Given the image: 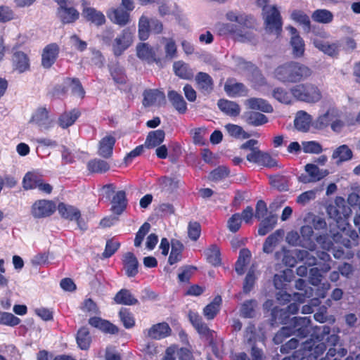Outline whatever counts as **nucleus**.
<instances>
[{"label": "nucleus", "mask_w": 360, "mask_h": 360, "mask_svg": "<svg viewBox=\"0 0 360 360\" xmlns=\"http://www.w3.org/2000/svg\"><path fill=\"white\" fill-rule=\"evenodd\" d=\"M274 75L282 83H299L308 79L312 75V70L304 64L290 61L278 65Z\"/></svg>", "instance_id": "obj_1"}, {"label": "nucleus", "mask_w": 360, "mask_h": 360, "mask_svg": "<svg viewBox=\"0 0 360 360\" xmlns=\"http://www.w3.org/2000/svg\"><path fill=\"white\" fill-rule=\"evenodd\" d=\"M255 1L262 8L266 32L274 34L276 37H278L282 29L281 18L278 10L274 6H267L268 0H255Z\"/></svg>", "instance_id": "obj_2"}, {"label": "nucleus", "mask_w": 360, "mask_h": 360, "mask_svg": "<svg viewBox=\"0 0 360 360\" xmlns=\"http://www.w3.org/2000/svg\"><path fill=\"white\" fill-rule=\"evenodd\" d=\"M292 93L295 100L309 104H314L322 98V92L320 88L310 82L299 84L292 86Z\"/></svg>", "instance_id": "obj_3"}, {"label": "nucleus", "mask_w": 360, "mask_h": 360, "mask_svg": "<svg viewBox=\"0 0 360 360\" xmlns=\"http://www.w3.org/2000/svg\"><path fill=\"white\" fill-rule=\"evenodd\" d=\"M294 254L297 259L304 262L305 264L308 266L319 265L321 271L323 273L328 272L331 269V258L326 252H317V257L320 262H318L317 258L307 250H297Z\"/></svg>", "instance_id": "obj_4"}, {"label": "nucleus", "mask_w": 360, "mask_h": 360, "mask_svg": "<svg viewBox=\"0 0 360 360\" xmlns=\"http://www.w3.org/2000/svg\"><path fill=\"white\" fill-rule=\"evenodd\" d=\"M327 37L328 34L325 31L313 30V35L311 36L310 40L314 46L320 51L328 56L336 58L340 53L341 44L339 41L329 43L325 42L322 40V39H326Z\"/></svg>", "instance_id": "obj_5"}, {"label": "nucleus", "mask_w": 360, "mask_h": 360, "mask_svg": "<svg viewBox=\"0 0 360 360\" xmlns=\"http://www.w3.org/2000/svg\"><path fill=\"white\" fill-rule=\"evenodd\" d=\"M350 213V208L345 204L342 198L337 199L335 205L328 207V215L336 221L340 230L345 231L346 226H349L347 218Z\"/></svg>", "instance_id": "obj_6"}, {"label": "nucleus", "mask_w": 360, "mask_h": 360, "mask_svg": "<svg viewBox=\"0 0 360 360\" xmlns=\"http://www.w3.org/2000/svg\"><path fill=\"white\" fill-rule=\"evenodd\" d=\"M134 42V32L129 28H124L117 35L112 43V48L115 56H120Z\"/></svg>", "instance_id": "obj_7"}, {"label": "nucleus", "mask_w": 360, "mask_h": 360, "mask_svg": "<svg viewBox=\"0 0 360 360\" xmlns=\"http://www.w3.org/2000/svg\"><path fill=\"white\" fill-rule=\"evenodd\" d=\"M58 211L60 216L69 221H75L79 229L85 230L86 226L81 219L80 211L75 207L60 202L58 205Z\"/></svg>", "instance_id": "obj_8"}, {"label": "nucleus", "mask_w": 360, "mask_h": 360, "mask_svg": "<svg viewBox=\"0 0 360 360\" xmlns=\"http://www.w3.org/2000/svg\"><path fill=\"white\" fill-rule=\"evenodd\" d=\"M195 330L202 335L207 338L210 340V345L214 354L218 356L220 354L221 348L222 347V340L221 338H217L214 331L211 330L202 321L198 326Z\"/></svg>", "instance_id": "obj_9"}, {"label": "nucleus", "mask_w": 360, "mask_h": 360, "mask_svg": "<svg viewBox=\"0 0 360 360\" xmlns=\"http://www.w3.org/2000/svg\"><path fill=\"white\" fill-rule=\"evenodd\" d=\"M56 210L55 204L47 200H37L32 206L31 213L34 218H44L51 216Z\"/></svg>", "instance_id": "obj_10"}, {"label": "nucleus", "mask_w": 360, "mask_h": 360, "mask_svg": "<svg viewBox=\"0 0 360 360\" xmlns=\"http://www.w3.org/2000/svg\"><path fill=\"white\" fill-rule=\"evenodd\" d=\"M340 231L342 233L338 232L333 235V239L335 242L339 243L348 248L356 246L359 244V236L356 231L349 229V225L346 226L345 231Z\"/></svg>", "instance_id": "obj_11"}, {"label": "nucleus", "mask_w": 360, "mask_h": 360, "mask_svg": "<svg viewBox=\"0 0 360 360\" xmlns=\"http://www.w3.org/2000/svg\"><path fill=\"white\" fill-rule=\"evenodd\" d=\"M107 16L112 22L120 26H125L131 21L130 13L121 7L110 8Z\"/></svg>", "instance_id": "obj_12"}, {"label": "nucleus", "mask_w": 360, "mask_h": 360, "mask_svg": "<svg viewBox=\"0 0 360 360\" xmlns=\"http://www.w3.org/2000/svg\"><path fill=\"white\" fill-rule=\"evenodd\" d=\"M30 122L36 124L40 130H47L51 127V120L46 108L40 107L32 114Z\"/></svg>", "instance_id": "obj_13"}, {"label": "nucleus", "mask_w": 360, "mask_h": 360, "mask_svg": "<svg viewBox=\"0 0 360 360\" xmlns=\"http://www.w3.org/2000/svg\"><path fill=\"white\" fill-rule=\"evenodd\" d=\"M291 38L290 45L292 46V54L295 58H300L304 56L305 51V44L302 38L298 34L297 30L293 27H288Z\"/></svg>", "instance_id": "obj_14"}, {"label": "nucleus", "mask_w": 360, "mask_h": 360, "mask_svg": "<svg viewBox=\"0 0 360 360\" xmlns=\"http://www.w3.org/2000/svg\"><path fill=\"white\" fill-rule=\"evenodd\" d=\"M294 335L306 337L311 332V320L307 317H294L292 320Z\"/></svg>", "instance_id": "obj_15"}, {"label": "nucleus", "mask_w": 360, "mask_h": 360, "mask_svg": "<svg viewBox=\"0 0 360 360\" xmlns=\"http://www.w3.org/2000/svg\"><path fill=\"white\" fill-rule=\"evenodd\" d=\"M165 96L163 92L157 89L146 90L143 93V104L145 106L161 105L165 103Z\"/></svg>", "instance_id": "obj_16"}, {"label": "nucleus", "mask_w": 360, "mask_h": 360, "mask_svg": "<svg viewBox=\"0 0 360 360\" xmlns=\"http://www.w3.org/2000/svg\"><path fill=\"white\" fill-rule=\"evenodd\" d=\"M59 49L56 44L46 46L42 53L41 65L45 68H49L56 61Z\"/></svg>", "instance_id": "obj_17"}, {"label": "nucleus", "mask_w": 360, "mask_h": 360, "mask_svg": "<svg viewBox=\"0 0 360 360\" xmlns=\"http://www.w3.org/2000/svg\"><path fill=\"white\" fill-rule=\"evenodd\" d=\"M13 66L15 70L22 73L30 68V59L22 51H16L12 56Z\"/></svg>", "instance_id": "obj_18"}, {"label": "nucleus", "mask_w": 360, "mask_h": 360, "mask_svg": "<svg viewBox=\"0 0 360 360\" xmlns=\"http://www.w3.org/2000/svg\"><path fill=\"white\" fill-rule=\"evenodd\" d=\"M170 332L171 329L167 323H160L150 328L146 335L152 339L160 340L168 336Z\"/></svg>", "instance_id": "obj_19"}, {"label": "nucleus", "mask_w": 360, "mask_h": 360, "mask_svg": "<svg viewBox=\"0 0 360 360\" xmlns=\"http://www.w3.org/2000/svg\"><path fill=\"white\" fill-rule=\"evenodd\" d=\"M122 262L126 274L129 277L136 276L138 273L139 262L136 256L130 252L123 255Z\"/></svg>", "instance_id": "obj_20"}, {"label": "nucleus", "mask_w": 360, "mask_h": 360, "mask_svg": "<svg viewBox=\"0 0 360 360\" xmlns=\"http://www.w3.org/2000/svg\"><path fill=\"white\" fill-rule=\"evenodd\" d=\"M291 18L302 26L304 32L309 33L313 30L317 31L314 26L311 25L309 17L303 11L295 10L291 13Z\"/></svg>", "instance_id": "obj_21"}, {"label": "nucleus", "mask_w": 360, "mask_h": 360, "mask_svg": "<svg viewBox=\"0 0 360 360\" xmlns=\"http://www.w3.org/2000/svg\"><path fill=\"white\" fill-rule=\"evenodd\" d=\"M312 122L311 116L304 110H300L296 113L294 124L297 129L302 131H307Z\"/></svg>", "instance_id": "obj_22"}, {"label": "nucleus", "mask_w": 360, "mask_h": 360, "mask_svg": "<svg viewBox=\"0 0 360 360\" xmlns=\"http://www.w3.org/2000/svg\"><path fill=\"white\" fill-rule=\"evenodd\" d=\"M89 323L91 326L98 328L105 333L115 334L118 332V328L115 325L100 317L94 316L90 318Z\"/></svg>", "instance_id": "obj_23"}, {"label": "nucleus", "mask_w": 360, "mask_h": 360, "mask_svg": "<svg viewBox=\"0 0 360 360\" xmlns=\"http://www.w3.org/2000/svg\"><path fill=\"white\" fill-rule=\"evenodd\" d=\"M295 288L300 290L293 294V300L300 302H303L306 297H310L313 295V289L307 286V283L303 279H298L295 282Z\"/></svg>", "instance_id": "obj_24"}, {"label": "nucleus", "mask_w": 360, "mask_h": 360, "mask_svg": "<svg viewBox=\"0 0 360 360\" xmlns=\"http://www.w3.org/2000/svg\"><path fill=\"white\" fill-rule=\"evenodd\" d=\"M115 138L112 135H106L99 142L98 154L105 158L111 156Z\"/></svg>", "instance_id": "obj_25"}, {"label": "nucleus", "mask_w": 360, "mask_h": 360, "mask_svg": "<svg viewBox=\"0 0 360 360\" xmlns=\"http://www.w3.org/2000/svg\"><path fill=\"white\" fill-rule=\"evenodd\" d=\"M300 233L302 236L300 246L314 251L316 249V244L311 240L314 233L312 227L309 225L302 226Z\"/></svg>", "instance_id": "obj_26"}, {"label": "nucleus", "mask_w": 360, "mask_h": 360, "mask_svg": "<svg viewBox=\"0 0 360 360\" xmlns=\"http://www.w3.org/2000/svg\"><path fill=\"white\" fill-rule=\"evenodd\" d=\"M83 15L88 20L96 25H101L105 22V17L103 13L92 7H84Z\"/></svg>", "instance_id": "obj_27"}, {"label": "nucleus", "mask_w": 360, "mask_h": 360, "mask_svg": "<svg viewBox=\"0 0 360 360\" xmlns=\"http://www.w3.org/2000/svg\"><path fill=\"white\" fill-rule=\"evenodd\" d=\"M81 115L78 109L63 112L58 119V124L63 129L72 126Z\"/></svg>", "instance_id": "obj_28"}, {"label": "nucleus", "mask_w": 360, "mask_h": 360, "mask_svg": "<svg viewBox=\"0 0 360 360\" xmlns=\"http://www.w3.org/2000/svg\"><path fill=\"white\" fill-rule=\"evenodd\" d=\"M306 172L309 174L310 179L309 182H316L321 180L328 175L327 169H322L314 164H307L304 167Z\"/></svg>", "instance_id": "obj_29"}, {"label": "nucleus", "mask_w": 360, "mask_h": 360, "mask_svg": "<svg viewBox=\"0 0 360 360\" xmlns=\"http://www.w3.org/2000/svg\"><path fill=\"white\" fill-rule=\"evenodd\" d=\"M284 231L281 229L276 230L269 236L263 245V251L266 253H271L283 238Z\"/></svg>", "instance_id": "obj_30"}, {"label": "nucleus", "mask_w": 360, "mask_h": 360, "mask_svg": "<svg viewBox=\"0 0 360 360\" xmlns=\"http://www.w3.org/2000/svg\"><path fill=\"white\" fill-rule=\"evenodd\" d=\"M217 105L219 108L227 115L236 117L240 114V108L233 101L221 99L218 101Z\"/></svg>", "instance_id": "obj_31"}, {"label": "nucleus", "mask_w": 360, "mask_h": 360, "mask_svg": "<svg viewBox=\"0 0 360 360\" xmlns=\"http://www.w3.org/2000/svg\"><path fill=\"white\" fill-rule=\"evenodd\" d=\"M111 210L113 213L120 214L127 206L126 193L123 191L116 193L112 199Z\"/></svg>", "instance_id": "obj_32"}, {"label": "nucleus", "mask_w": 360, "mask_h": 360, "mask_svg": "<svg viewBox=\"0 0 360 360\" xmlns=\"http://www.w3.org/2000/svg\"><path fill=\"white\" fill-rule=\"evenodd\" d=\"M198 88L205 93H210L213 88V81L211 77L205 72H199L195 76Z\"/></svg>", "instance_id": "obj_33"}, {"label": "nucleus", "mask_w": 360, "mask_h": 360, "mask_svg": "<svg viewBox=\"0 0 360 360\" xmlns=\"http://www.w3.org/2000/svg\"><path fill=\"white\" fill-rule=\"evenodd\" d=\"M137 56L148 62H153L155 60V53L151 46L146 43H141L136 46Z\"/></svg>", "instance_id": "obj_34"}, {"label": "nucleus", "mask_w": 360, "mask_h": 360, "mask_svg": "<svg viewBox=\"0 0 360 360\" xmlns=\"http://www.w3.org/2000/svg\"><path fill=\"white\" fill-rule=\"evenodd\" d=\"M222 300L220 296H216L213 300L203 309V315L207 320L213 319L218 314Z\"/></svg>", "instance_id": "obj_35"}, {"label": "nucleus", "mask_w": 360, "mask_h": 360, "mask_svg": "<svg viewBox=\"0 0 360 360\" xmlns=\"http://www.w3.org/2000/svg\"><path fill=\"white\" fill-rule=\"evenodd\" d=\"M58 14L63 23H71L79 17V13L74 8L65 6L60 7Z\"/></svg>", "instance_id": "obj_36"}, {"label": "nucleus", "mask_w": 360, "mask_h": 360, "mask_svg": "<svg viewBox=\"0 0 360 360\" xmlns=\"http://www.w3.org/2000/svg\"><path fill=\"white\" fill-rule=\"evenodd\" d=\"M224 90L230 96H241L246 94V89L242 83L228 80L224 86Z\"/></svg>", "instance_id": "obj_37"}, {"label": "nucleus", "mask_w": 360, "mask_h": 360, "mask_svg": "<svg viewBox=\"0 0 360 360\" xmlns=\"http://www.w3.org/2000/svg\"><path fill=\"white\" fill-rule=\"evenodd\" d=\"M273 96L280 103L284 104H291L295 99L292 93V87L289 91L283 87H277L273 91Z\"/></svg>", "instance_id": "obj_38"}, {"label": "nucleus", "mask_w": 360, "mask_h": 360, "mask_svg": "<svg viewBox=\"0 0 360 360\" xmlns=\"http://www.w3.org/2000/svg\"><path fill=\"white\" fill-rule=\"evenodd\" d=\"M150 19L143 14L139 20L138 24V34L141 40H146L150 35Z\"/></svg>", "instance_id": "obj_39"}, {"label": "nucleus", "mask_w": 360, "mask_h": 360, "mask_svg": "<svg viewBox=\"0 0 360 360\" xmlns=\"http://www.w3.org/2000/svg\"><path fill=\"white\" fill-rule=\"evenodd\" d=\"M352 158V151L347 145H342L337 148L333 153L332 158L335 160L337 163L348 161Z\"/></svg>", "instance_id": "obj_40"}, {"label": "nucleus", "mask_w": 360, "mask_h": 360, "mask_svg": "<svg viewBox=\"0 0 360 360\" xmlns=\"http://www.w3.org/2000/svg\"><path fill=\"white\" fill-rule=\"evenodd\" d=\"M168 98L179 112L184 113L186 111V103L181 95L174 91H170L168 93Z\"/></svg>", "instance_id": "obj_41"}, {"label": "nucleus", "mask_w": 360, "mask_h": 360, "mask_svg": "<svg viewBox=\"0 0 360 360\" xmlns=\"http://www.w3.org/2000/svg\"><path fill=\"white\" fill-rule=\"evenodd\" d=\"M235 40L243 43L255 44L257 41V36L253 30H238L236 34Z\"/></svg>", "instance_id": "obj_42"}, {"label": "nucleus", "mask_w": 360, "mask_h": 360, "mask_svg": "<svg viewBox=\"0 0 360 360\" xmlns=\"http://www.w3.org/2000/svg\"><path fill=\"white\" fill-rule=\"evenodd\" d=\"M175 74L184 79H191L193 76V72L188 65L183 61H176L173 65Z\"/></svg>", "instance_id": "obj_43"}, {"label": "nucleus", "mask_w": 360, "mask_h": 360, "mask_svg": "<svg viewBox=\"0 0 360 360\" xmlns=\"http://www.w3.org/2000/svg\"><path fill=\"white\" fill-rule=\"evenodd\" d=\"M165 139V132L158 129L150 131L147 136L144 146L147 148H155L159 146Z\"/></svg>", "instance_id": "obj_44"}, {"label": "nucleus", "mask_w": 360, "mask_h": 360, "mask_svg": "<svg viewBox=\"0 0 360 360\" xmlns=\"http://www.w3.org/2000/svg\"><path fill=\"white\" fill-rule=\"evenodd\" d=\"M257 302L255 300L245 301L240 306V315L243 318H253L256 314Z\"/></svg>", "instance_id": "obj_45"}, {"label": "nucleus", "mask_w": 360, "mask_h": 360, "mask_svg": "<svg viewBox=\"0 0 360 360\" xmlns=\"http://www.w3.org/2000/svg\"><path fill=\"white\" fill-rule=\"evenodd\" d=\"M251 257V253L248 249H242L240 251L238 259L236 263V271L239 274L242 275L245 272V268L249 263Z\"/></svg>", "instance_id": "obj_46"}, {"label": "nucleus", "mask_w": 360, "mask_h": 360, "mask_svg": "<svg viewBox=\"0 0 360 360\" xmlns=\"http://www.w3.org/2000/svg\"><path fill=\"white\" fill-rule=\"evenodd\" d=\"M337 117H339L338 110L335 108H330L324 114L319 117L316 121L317 124L320 127H327Z\"/></svg>", "instance_id": "obj_47"}, {"label": "nucleus", "mask_w": 360, "mask_h": 360, "mask_svg": "<svg viewBox=\"0 0 360 360\" xmlns=\"http://www.w3.org/2000/svg\"><path fill=\"white\" fill-rule=\"evenodd\" d=\"M115 301L117 304L125 305H134L138 302V300L126 289H122L116 294Z\"/></svg>", "instance_id": "obj_48"}, {"label": "nucleus", "mask_w": 360, "mask_h": 360, "mask_svg": "<svg viewBox=\"0 0 360 360\" xmlns=\"http://www.w3.org/2000/svg\"><path fill=\"white\" fill-rule=\"evenodd\" d=\"M311 18L316 22L321 24H328L332 22L333 19V15L328 10L317 9L312 13Z\"/></svg>", "instance_id": "obj_49"}, {"label": "nucleus", "mask_w": 360, "mask_h": 360, "mask_svg": "<svg viewBox=\"0 0 360 360\" xmlns=\"http://www.w3.org/2000/svg\"><path fill=\"white\" fill-rule=\"evenodd\" d=\"M248 103L250 108L252 110H257L264 112H271L273 111L272 106L262 98H250L248 101Z\"/></svg>", "instance_id": "obj_50"}, {"label": "nucleus", "mask_w": 360, "mask_h": 360, "mask_svg": "<svg viewBox=\"0 0 360 360\" xmlns=\"http://www.w3.org/2000/svg\"><path fill=\"white\" fill-rule=\"evenodd\" d=\"M245 121L248 124L252 126H260L268 122L267 117L257 112H248L245 114Z\"/></svg>", "instance_id": "obj_51"}, {"label": "nucleus", "mask_w": 360, "mask_h": 360, "mask_svg": "<svg viewBox=\"0 0 360 360\" xmlns=\"http://www.w3.org/2000/svg\"><path fill=\"white\" fill-rule=\"evenodd\" d=\"M77 342L82 349H87L91 343V337L89 329L86 327L81 328L77 333Z\"/></svg>", "instance_id": "obj_52"}, {"label": "nucleus", "mask_w": 360, "mask_h": 360, "mask_svg": "<svg viewBox=\"0 0 360 360\" xmlns=\"http://www.w3.org/2000/svg\"><path fill=\"white\" fill-rule=\"evenodd\" d=\"M65 84L74 96L79 98L84 97L85 92L78 79L68 78L65 79Z\"/></svg>", "instance_id": "obj_53"}, {"label": "nucleus", "mask_w": 360, "mask_h": 360, "mask_svg": "<svg viewBox=\"0 0 360 360\" xmlns=\"http://www.w3.org/2000/svg\"><path fill=\"white\" fill-rule=\"evenodd\" d=\"M205 255L209 263L214 266H219L221 263L220 251L217 245H211L205 250Z\"/></svg>", "instance_id": "obj_54"}, {"label": "nucleus", "mask_w": 360, "mask_h": 360, "mask_svg": "<svg viewBox=\"0 0 360 360\" xmlns=\"http://www.w3.org/2000/svg\"><path fill=\"white\" fill-rule=\"evenodd\" d=\"M276 221L277 218L276 215L271 214L269 216L261 222L258 229V233L260 236L266 235L274 228Z\"/></svg>", "instance_id": "obj_55"}, {"label": "nucleus", "mask_w": 360, "mask_h": 360, "mask_svg": "<svg viewBox=\"0 0 360 360\" xmlns=\"http://www.w3.org/2000/svg\"><path fill=\"white\" fill-rule=\"evenodd\" d=\"M225 129L230 136L236 139H245L250 136L241 127L236 124H228L225 126Z\"/></svg>", "instance_id": "obj_56"}, {"label": "nucleus", "mask_w": 360, "mask_h": 360, "mask_svg": "<svg viewBox=\"0 0 360 360\" xmlns=\"http://www.w3.org/2000/svg\"><path fill=\"white\" fill-rule=\"evenodd\" d=\"M216 29L220 35H231L235 39L238 29L236 25L231 23L219 22L216 25Z\"/></svg>", "instance_id": "obj_57"}, {"label": "nucleus", "mask_w": 360, "mask_h": 360, "mask_svg": "<svg viewBox=\"0 0 360 360\" xmlns=\"http://www.w3.org/2000/svg\"><path fill=\"white\" fill-rule=\"evenodd\" d=\"M182 244L178 240L172 242V250L169 257V263L174 264L179 262L181 258Z\"/></svg>", "instance_id": "obj_58"}, {"label": "nucleus", "mask_w": 360, "mask_h": 360, "mask_svg": "<svg viewBox=\"0 0 360 360\" xmlns=\"http://www.w3.org/2000/svg\"><path fill=\"white\" fill-rule=\"evenodd\" d=\"M41 179L37 174L32 172H27L22 180V186L25 190L36 188Z\"/></svg>", "instance_id": "obj_59"}, {"label": "nucleus", "mask_w": 360, "mask_h": 360, "mask_svg": "<svg viewBox=\"0 0 360 360\" xmlns=\"http://www.w3.org/2000/svg\"><path fill=\"white\" fill-rule=\"evenodd\" d=\"M165 58L172 60L176 57V45L172 39L164 38Z\"/></svg>", "instance_id": "obj_60"}, {"label": "nucleus", "mask_w": 360, "mask_h": 360, "mask_svg": "<svg viewBox=\"0 0 360 360\" xmlns=\"http://www.w3.org/2000/svg\"><path fill=\"white\" fill-rule=\"evenodd\" d=\"M88 168L93 172H105L109 169V165L104 160L96 159L89 162Z\"/></svg>", "instance_id": "obj_61"}, {"label": "nucleus", "mask_w": 360, "mask_h": 360, "mask_svg": "<svg viewBox=\"0 0 360 360\" xmlns=\"http://www.w3.org/2000/svg\"><path fill=\"white\" fill-rule=\"evenodd\" d=\"M276 257L278 259H281L283 264L288 266H294L296 263V259H295L292 254L285 249H283L281 251L277 252L276 253Z\"/></svg>", "instance_id": "obj_62"}, {"label": "nucleus", "mask_w": 360, "mask_h": 360, "mask_svg": "<svg viewBox=\"0 0 360 360\" xmlns=\"http://www.w3.org/2000/svg\"><path fill=\"white\" fill-rule=\"evenodd\" d=\"M119 316L126 328H131L134 326V318L127 309H122L119 312Z\"/></svg>", "instance_id": "obj_63"}, {"label": "nucleus", "mask_w": 360, "mask_h": 360, "mask_svg": "<svg viewBox=\"0 0 360 360\" xmlns=\"http://www.w3.org/2000/svg\"><path fill=\"white\" fill-rule=\"evenodd\" d=\"M20 320L11 313L0 312V324L15 326L19 324Z\"/></svg>", "instance_id": "obj_64"}]
</instances>
